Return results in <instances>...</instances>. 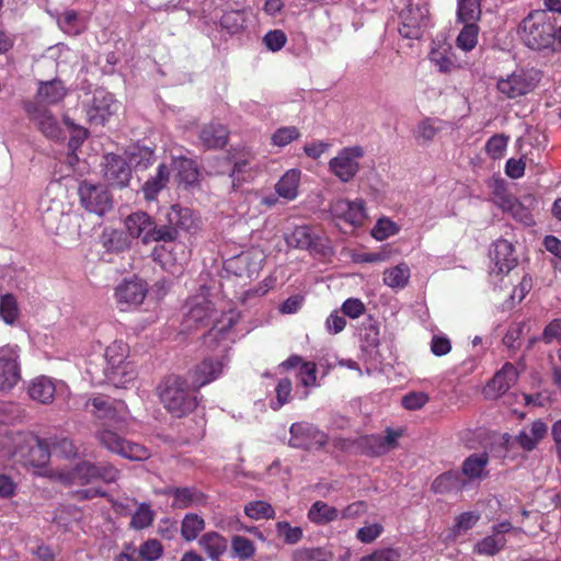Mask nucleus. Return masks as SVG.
Returning <instances> with one entry per match:
<instances>
[{"mask_svg": "<svg viewBox=\"0 0 561 561\" xmlns=\"http://www.w3.org/2000/svg\"><path fill=\"white\" fill-rule=\"evenodd\" d=\"M96 437L104 448L129 460L142 461L150 457V451L145 446L125 440L107 426H103Z\"/></svg>", "mask_w": 561, "mask_h": 561, "instance_id": "20e7f679", "label": "nucleus"}, {"mask_svg": "<svg viewBox=\"0 0 561 561\" xmlns=\"http://www.w3.org/2000/svg\"><path fill=\"white\" fill-rule=\"evenodd\" d=\"M518 379V373L513 364L506 363L488 382L484 393L486 398L495 399L504 394Z\"/></svg>", "mask_w": 561, "mask_h": 561, "instance_id": "4be33fe9", "label": "nucleus"}, {"mask_svg": "<svg viewBox=\"0 0 561 561\" xmlns=\"http://www.w3.org/2000/svg\"><path fill=\"white\" fill-rule=\"evenodd\" d=\"M301 172L297 169L288 170L276 183V193L288 201H293L298 195V185Z\"/></svg>", "mask_w": 561, "mask_h": 561, "instance_id": "e433bc0d", "label": "nucleus"}, {"mask_svg": "<svg viewBox=\"0 0 561 561\" xmlns=\"http://www.w3.org/2000/svg\"><path fill=\"white\" fill-rule=\"evenodd\" d=\"M39 209L43 225L55 233H59L61 225L70 219L64 211V203L60 199L50 198L48 193L41 198Z\"/></svg>", "mask_w": 561, "mask_h": 561, "instance_id": "2eb2a0df", "label": "nucleus"}, {"mask_svg": "<svg viewBox=\"0 0 561 561\" xmlns=\"http://www.w3.org/2000/svg\"><path fill=\"white\" fill-rule=\"evenodd\" d=\"M153 512L148 504H140L135 514L131 516L130 527L135 529H144L149 527L153 522Z\"/></svg>", "mask_w": 561, "mask_h": 561, "instance_id": "6e6d98bb", "label": "nucleus"}, {"mask_svg": "<svg viewBox=\"0 0 561 561\" xmlns=\"http://www.w3.org/2000/svg\"><path fill=\"white\" fill-rule=\"evenodd\" d=\"M163 552L162 545L157 539H149L145 541L139 548V556L145 561H157Z\"/></svg>", "mask_w": 561, "mask_h": 561, "instance_id": "e2e57ef3", "label": "nucleus"}, {"mask_svg": "<svg viewBox=\"0 0 561 561\" xmlns=\"http://www.w3.org/2000/svg\"><path fill=\"white\" fill-rule=\"evenodd\" d=\"M332 215L351 225H360L365 218L363 201L351 202L337 198L330 205Z\"/></svg>", "mask_w": 561, "mask_h": 561, "instance_id": "5701e85b", "label": "nucleus"}, {"mask_svg": "<svg viewBox=\"0 0 561 561\" xmlns=\"http://www.w3.org/2000/svg\"><path fill=\"white\" fill-rule=\"evenodd\" d=\"M508 138L504 135L492 136L485 145V151L492 159H499L503 156L507 147Z\"/></svg>", "mask_w": 561, "mask_h": 561, "instance_id": "0e129e2a", "label": "nucleus"}, {"mask_svg": "<svg viewBox=\"0 0 561 561\" xmlns=\"http://www.w3.org/2000/svg\"><path fill=\"white\" fill-rule=\"evenodd\" d=\"M105 376L114 387L124 388L135 380L137 371L135 365L131 362H127L105 368Z\"/></svg>", "mask_w": 561, "mask_h": 561, "instance_id": "c9c22d12", "label": "nucleus"}, {"mask_svg": "<svg viewBox=\"0 0 561 561\" xmlns=\"http://www.w3.org/2000/svg\"><path fill=\"white\" fill-rule=\"evenodd\" d=\"M525 45L533 50L548 56L561 50V37H523Z\"/></svg>", "mask_w": 561, "mask_h": 561, "instance_id": "a18cd8bd", "label": "nucleus"}, {"mask_svg": "<svg viewBox=\"0 0 561 561\" xmlns=\"http://www.w3.org/2000/svg\"><path fill=\"white\" fill-rule=\"evenodd\" d=\"M340 512L323 501L314 502L308 512V518L316 524L323 525L335 520Z\"/></svg>", "mask_w": 561, "mask_h": 561, "instance_id": "c03bdc74", "label": "nucleus"}, {"mask_svg": "<svg viewBox=\"0 0 561 561\" xmlns=\"http://www.w3.org/2000/svg\"><path fill=\"white\" fill-rule=\"evenodd\" d=\"M56 393V385L51 378L39 376L34 378L28 385L30 397L43 404L53 402Z\"/></svg>", "mask_w": 561, "mask_h": 561, "instance_id": "2f4dec72", "label": "nucleus"}, {"mask_svg": "<svg viewBox=\"0 0 561 561\" xmlns=\"http://www.w3.org/2000/svg\"><path fill=\"white\" fill-rule=\"evenodd\" d=\"M147 295V286L144 280L134 278L124 280L115 290L117 302L125 310L129 306L140 305Z\"/></svg>", "mask_w": 561, "mask_h": 561, "instance_id": "6ab92c4d", "label": "nucleus"}, {"mask_svg": "<svg viewBox=\"0 0 561 561\" xmlns=\"http://www.w3.org/2000/svg\"><path fill=\"white\" fill-rule=\"evenodd\" d=\"M229 131L219 123H210L202 127L198 139L206 149H221L228 142Z\"/></svg>", "mask_w": 561, "mask_h": 561, "instance_id": "a878e982", "label": "nucleus"}, {"mask_svg": "<svg viewBox=\"0 0 561 561\" xmlns=\"http://www.w3.org/2000/svg\"><path fill=\"white\" fill-rule=\"evenodd\" d=\"M222 368L224 364L219 359H204L190 373L192 387L197 390L217 379L222 373Z\"/></svg>", "mask_w": 561, "mask_h": 561, "instance_id": "b1692460", "label": "nucleus"}, {"mask_svg": "<svg viewBox=\"0 0 561 561\" xmlns=\"http://www.w3.org/2000/svg\"><path fill=\"white\" fill-rule=\"evenodd\" d=\"M163 229L173 232V237L168 242H173L179 237V231L195 232L199 227V221L194 211L190 208L172 205L163 215Z\"/></svg>", "mask_w": 561, "mask_h": 561, "instance_id": "9d476101", "label": "nucleus"}, {"mask_svg": "<svg viewBox=\"0 0 561 561\" xmlns=\"http://www.w3.org/2000/svg\"><path fill=\"white\" fill-rule=\"evenodd\" d=\"M78 194L81 206L100 217L113 208L112 196L102 184L82 181L79 184Z\"/></svg>", "mask_w": 561, "mask_h": 561, "instance_id": "423d86ee", "label": "nucleus"}, {"mask_svg": "<svg viewBox=\"0 0 561 561\" xmlns=\"http://www.w3.org/2000/svg\"><path fill=\"white\" fill-rule=\"evenodd\" d=\"M505 546L506 538L491 531V535L485 536L474 545L473 552L480 556L492 557L502 551Z\"/></svg>", "mask_w": 561, "mask_h": 561, "instance_id": "a19ab883", "label": "nucleus"}, {"mask_svg": "<svg viewBox=\"0 0 561 561\" xmlns=\"http://www.w3.org/2000/svg\"><path fill=\"white\" fill-rule=\"evenodd\" d=\"M26 436H34L28 432H5L1 437L0 446L9 457H19V460L23 457L27 446L28 439Z\"/></svg>", "mask_w": 561, "mask_h": 561, "instance_id": "c85d7f7f", "label": "nucleus"}, {"mask_svg": "<svg viewBox=\"0 0 561 561\" xmlns=\"http://www.w3.org/2000/svg\"><path fill=\"white\" fill-rule=\"evenodd\" d=\"M489 463V455L486 453L472 454L465 459L462 463V473L469 479H481L486 476L485 468Z\"/></svg>", "mask_w": 561, "mask_h": 561, "instance_id": "ea45409f", "label": "nucleus"}, {"mask_svg": "<svg viewBox=\"0 0 561 561\" xmlns=\"http://www.w3.org/2000/svg\"><path fill=\"white\" fill-rule=\"evenodd\" d=\"M300 137V131L295 126H286L276 129V131L272 135V144L277 147H284L291 141L298 139Z\"/></svg>", "mask_w": 561, "mask_h": 561, "instance_id": "13d9d810", "label": "nucleus"}, {"mask_svg": "<svg viewBox=\"0 0 561 561\" xmlns=\"http://www.w3.org/2000/svg\"><path fill=\"white\" fill-rule=\"evenodd\" d=\"M507 213H510L516 220L520 221L526 226H530L534 224L533 215L529 206H525L522 202L515 199L512 204V207H508Z\"/></svg>", "mask_w": 561, "mask_h": 561, "instance_id": "69168bd1", "label": "nucleus"}, {"mask_svg": "<svg viewBox=\"0 0 561 561\" xmlns=\"http://www.w3.org/2000/svg\"><path fill=\"white\" fill-rule=\"evenodd\" d=\"M118 104L114 96L103 90H95L92 101L87 110L89 121L94 125H104L108 118L116 113Z\"/></svg>", "mask_w": 561, "mask_h": 561, "instance_id": "ddd939ff", "label": "nucleus"}, {"mask_svg": "<svg viewBox=\"0 0 561 561\" xmlns=\"http://www.w3.org/2000/svg\"><path fill=\"white\" fill-rule=\"evenodd\" d=\"M489 256L493 264L491 266V274H507L517 265L514 247L511 242L504 239H499L493 242Z\"/></svg>", "mask_w": 561, "mask_h": 561, "instance_id": "4468645a", "label": "nucleus"}, {"mask_svg": "<svg viewBox=\"0 0 561 561\" xmlns=\"http://www.w3.org/2000/svg\"><path fill=\"white\" fill-rule=\"evenodd\" d=\"M20 379L16 356L12 353L0 356V390L13 388Z\"/></svg>", "mask_w": 561, "mask_h": 561, "instance_id": "72a5a7b5", "label": "nucleus"}, {"mask_svg": "<svg viewBox=\"0 0 561 561\" xmlns=\"http://www.w3.org/2000/svg\"><path fill=\"white\" fill-rule=\"evenodd\" d=\"M85 408L91 414L103 422V426L123 430L127 425L128 409L123 401L99 394L89 399Z\"/></svg>", "mask_w": 561, "mask_h": 561, "instance_id": "7ed1b4c3", "label": "nucleus"}, {"mask_svg": "<svg viewBox=\"0 0 561 561\" xmlns=\"http://www.w3.org/2000/svg\"><path fill=\"white\" fill-rule=\"evenodd\" d=\"M103 238V245L107 251L119 253L130 248V237L124 231L112 230L111 232L104 234Z\"/></svg>", "mask_w": 561, "mask_h": 561, "instance_id": "3c124183", "label": "nucleus"}, {"mask_svg": "<svg viewBox=\"0 0 561 561\" xmlns=\"http://www.w3.org/2000/svg\"><path fill=\"white\" fill-rule=\"evenodd\" d=\"M254 21L252 14L245 10H231L225 12L220 18L221 31L229 35H236L249 31V25Z\"/></svg>", "mask_w": 561, "mask_h": 561, "instance_id": "bb28decb", "label": "nucleus"}, {"mask_svg": "<svg viewBox=\"0 0 561 561\" xmlns=\"http://www.w3.org/2000/svg\"><path fill=\"white\" fill-rule=\"evenodd\" d=\"M160 400L174 417H183L197 407V398L188 391L180 376H169L160 385Z\"/></svg>", "mask_w": 561, "mask_h": 561, "instance_id": "f257e3e1", "label": "nucleus"}, {"mask_svg": "<svg viewBox=\"0 0 561 561\" xmlns=\"http://www.w3.org/2000/svg\"><path fill=\"white\" fill-rule=\"evenodd\" d=\"M214 312L213 304L206 298L196 299L191 304L190 310L185 314L184 323L186 328H198L204 325Z\"/></svg>", "mask_w": 561, "mask_h": 561, "instance_id": "c756f323", "label": "nucleus"}, {"mask_svg": "<svg viewBox=\"0 0 561 561\" xmlns=\"http://www.w3.org/2000/svg\"><path fill=\"white\" fill-rule=\"evenodd\" d=\"M462 486V480L458 472L447 471L438 476L432 483L435 493L444 494L458 491Z\"/></svg>", "mask_w": 561, "mask_h": 561, "instance_id": "49530a36", "label": "nucleus"}, {"mask_svg": "<svg viewBox=\"0 0 561 561\" xmlns=\"http://www.w3.org/2000/svg\"><path fill=\"white\" fill-rule=\"evenodd\" d=\"M125 229L133 239H140L144 244L168 242L173 232L163 229L162 218L154 219L146 211H135L124 220Z\"/></svg>", "mask_w": 561, "mask_h": 561, "instance_id": "f03ea898", "label": "nucleus"}, {"mask_svg": "<svg viewBox=\"0 0 561 561\" xmlns=\"http://www.w3.org/2000/svg\"><path fill=\"white\" fill-rule=\"evenodd\" d=\"M95 463L82 461L70 471L61 473L60 479L66 484L85 485L95 481Z\"/></svg>", "mask_w": 561, "mask_h": 561, "instance_id": "7c9ffc66", "label": "nucleus"}, {"mask_svg": "<svg viewBox=\"0 0 561 561\" xmlns=\"http://www.w3.org/2000/svg\"><path fill=\"white\" fill-rule=\"evenodd\" d=\"M287 243L294 248L320 251V239L316 237L312 229L308 226L296 227L286 239Z\"/></svg>", "mask_w": 561, "mask_h": 561, "instance_id": "473e14b6", "label": "nucleus"}, {"mask_svg": "<svg viewBox=\"0 0 561 561\" xmlns=\"http://www.w3.org/2000/svg\"><path fill=\"white\" fill-rule=\"evenodd\" d=\"M359 447L363 451L370 456H380L386 454L385 445L382 444V436L370 435L359 439Z\"/></svg>", "mask_w": 561, "mask_h": 561, "instance_id": "4d7b16f0", "label": "nucleus"}, {"mask_svg": "<svg viewBox=\"0 0 561 561\" xmlns=\"http://www.w3.org/2000/svg\"><path fill=\"white\" fill-rule=\"evenodd\" d=\"M244 513L248 517L259 519L274 518L275 511L271 504L264 501H253L244 506Z\"/></svg>", "mask_w": 561, "mask_h": 561, "instance_id": "603ef678", "label": "nucleus"}, {"mask_svg": "<svg viewBox=\"0 0 561 561\" xmlns=\"http://www.w3.org/2000/svg\"><path fill=\"white\" fill-rule=\"evenodd\" d=\"M288 445L293 448L306 450L322 449L329 440L328 435L316 425L308 422L293 423L289 428Z\"/></svg>", "mask_w": 561, "mask_h": 561, "instance_id": "0eeeda50", "label": "nucleus"}, {"mask_svg": "<svg viewBox=\"0 0 561 561\" xmlns=\"http://www.w3.org/2000/svg\"><path fill=\"white\" fill-rule=\"evenodd\" d=\"M438 130L439 127L435 125V121L424 118L417 124L414 130V137L420 144L426 145L435 138Z\"/></svg>", "mask_w": 561, "mask_h": 561, "instance_id": "864d4df0", "label": "nucleus"}, {"mask_svg": "<svg viewBox=\"0 0 561 561\" xmlns=\"http://www.w3.org/2000/svg\"><path fill=\"white\" fill-rule=\"evenodd\" d=\"M175 178L180 183L192 185L198 180V170L191 159L180 157L173 160Z\"/></svg>", "mask_w": 561, "mask_h": 561, "instance_id": "79ce46f5", "label": "nucleus"}, {"mask_svg": "<svg viewBox=\"0 0 561 561\" xmlns=\"http://www.w3.org/2000/svg\"><path fill=\"white\" fill-rule=\"evenodd\" d=\"M515 199L516 198L507 192L502 181L495 183L493 188V202L496 206L503 211H506L508 207H512Z\"/></svg>", "mask_w": 561, "mask_h": 561, "instance_id": "680f3d73", "label": "nucleus"}, {"mask_svg": "<svg viewBox=\"0 0 561 561\" xmlns=\"http://www.w3.org/2000/svg\"><path fill=\"white\" fill-rule=\"evenodd\" d=\"M104 179L112 186L125 187L131 179V169L124 158L110 153L104 157Z\"/></svg>", "mask_w": 561, "mask_h": 561, "instance_id": "dca6fc26", "label": "nucleus"}, {"mask_svg": "<svg viewBox=\"0 0 561 561\" xmlns=\"http://www.w3.org/2000/svg\"><path fill=\"white\" fill-rule=\"evenodd\" d=\"M428 24V9L423 3H409L400 11L397 20L388 24V31L393 33L396 30L399 35H413L421 32Z\"/></svg>", "mask_w": 561, "mask_h": 561, "instance_id": "39448f33", "label": "nucleus"}, {"mask_svg": "<svg viewBox=\"0 0 561 561\" xmlns=\"http://www.w3.org/2000/svg\"><path fill=\"white\" fill-rule=\"evenodd\" d=\"M47 440H48L51 454H55L59 457H65V458L72 457L77 454V449H76L72 440H70L67 437H61V438L54 437V438H49Z\"/></svg>", "mask_w": 561, "mask_h": 561, "instance_id": "5fc2aeb1", "label": "nucleus"}, {"mask_svg": "<svg viewBox=\"0 0 561 561\" xmlns=\"http://www.w3.org/2000/svg\"><path fill=\"white\" fill-rule=\"evenodd\" d=\"M411 276L410 267L407 263H400L383 272V283L390 288H404Z\"/></svg>", "mask_w": 561, "mask_h": 561, "instance_id": "37998d69", "label": "nucleus"}, {"mask_svg": "<svg viewBox=\"0 0 561 561\" xmlns=\"http://www.w3.org/2000/svg\"><path fill=\"white\" fill-rule=\"evenodd\" d=\"M527 35H561V26L554 25V19L545 11L531 12L520 24Z\"/></svg>", "mask_w": 561, "mask_h": 561, "instance_id": "a211bd4d", "label": "nucleus"}, {"mask_svg": "<svg viewBox=\"0 0 561 561\" xmlns=\"http://www.w3.org/2000/svg\"><path fill=\"white\" fill-rule=\"evenodd\" d=\"M24 111L28 119L34 123L39 131L50 139L62 138V128L53 113L45 106L32 101L24 102Z\"/></svg>", "mask_w": 561, "mask_h": 561, "instance_id": "f8f14e48", "label": "nucleus"}, {"mask_svg": "<svg viewBox=\"0 0 561 561\" xmlns=\"http://www.w3.org/2000/svg\"><path fill=\"white\" fill-rule=\"evenodd\" d=\"M291 381L288 378H283L278 381L276 391V401L271 402V409L274 411L279 410L283 405L289 402L291 393Z\"/></svg>", "mask_w": 561, "mask_h": 561, "instance_id": "bf43d9fd", "label": "nucleus"}, {"mask_svg": "<svg viewBox=\"0 0 561 561\" xmlns=\"http://www.w3.org/2000/svg\"><path fill=\"white\" fill-rule=\"evenodd\" d=\"M129 347L123 341H114L105 351L106 368L127 363Z\"/></svg>", "mask_w": 561, "mask_h": 561, "instance_id": "09e8293b", "label": "nucleus"}, {"mask_svg": "<svg viewBox=\"0 0 561 561\" xmlns=\"http://www.w3.org/2000/svg\"><path fill=\"white\" fill-rule=\"evenodd\" d=\"M59 26V30L68 35H80L88 31V22L84 15L78 14L73 10H66L62 13L53 14Z\"/></svg>", "mask_w": 561, "mask_h": 561, "instance_id": "cd10ccee", "label": "nucleus"}, {"mask_svg": "<svg viewBox=\"0 0 561 561\" xmlns=\"http://www.w3.org/2000/svg\"><path fill=\"white\" fill-rule=\"evenodd\" d=\"M169 180L170 169L167 164L161 163L157 169L156 175L148 179L142 186L145 198L147 201L154 199L158 193L167 186Z\"/></svg>", "mask_w": 561, "mask_h": 561, "instance_id": "4c0bfd02", "label": "nucleus"}, {"mask_svg": "<svg viewBox=\"0 0 561 561\" xmlns=\"http://www.w3.org/2000/svg\"><path fill=\"white\" fill-rule=\"evenodd\" d=\"M364 149L360 146L346 147L329 162V170L341 182H350L359 171L358 160L363 158Z\"/></svg>", "mask_w": 561, "mask_h": 561, "instance_id": "1a4fd4ad", "label": "nucleus"}, {"mask_svg": "<svg viewBox=\"0 0 561 561\" xmlns=\"http://www.w3.org/2000/svg\"><path fill=\"white\" fill-rule=\"evenodd\" d=\"M482 0H458L457 16L458 21L463 24L459 35H478L479 26L476 21L481 15Z\"/></svg>", "mask_w": 561, "mask_h": 561, "instance_id": "412c9836", "label": "nucleus"}, {"mask_svg": "<svg viewBox=\"0 0 561 561\" xmlns=\"http://www.w3.org/2000/svg\"><path fill=\"white\" fill-rule=\"evenodd\" d=\"M26 439H28V446L20 461L37 468L45 466L51 454L48 440L35 435L26 436Z\"/></svg>", "mask_w": 561, "mask_h": 561, "instance_id": "393cba45", "label": "nucleus"}, {"mask_svg": "<svg viewBox=\"0 0 561 561\" xmlns=\"http://www.w3.org/2000/svg\"><path fill=\"white\" fill-rule=\"evenodd\" d=\"M205 522L196 514H186L182 520L181 534L186 541H193L204 530Z\"/></svg>", "mask_w": 561, "mask_h": 561, "instance_id": "8fccbe9b", "label": "nucleus"}, {"mask_svg": "<svg viewBox=\"0 0 561 561\" xmlns=\"http://www.w3.org/2000/svg\"><path fill=\"white\" fill-rule=\"evenodd\" d=\"M20 317L18 300L12 294L0 296V318L5 324H14Z\"/></svg>", "mask_w": 561, "mask_h": 561, "instance_id": "de8ad7c7", "label": "nucleus"}, {"mask_svg": "<svg viewBox=\"0 0 561 561\" xmlns=\"http://www.w3.org/2000/svg\"><path fill=\"white\" fill-rule=\"evenodd\" d=\"M163 229L173 232V237L168 242H173L179 237V231L195 232L199 227V221L194 211L190 208L172 205L163 215Z\"/></svg>", "mask_w": 561, "mask_h": 561, "instance_id": "9b49d317", "label": "nucleus"}, {"mask_svg": "<svg viewBox=\"0 0 561 561\" xmlns=\"http://www.w3.org/2000/svg\"><path fill=\"white\" fill-rule=\"evenodd\" d=\"M67 94L68 89L59 78L38 81L35 101L33 102L45 107L46 105H57L66 98Z\"/></svg>", "mask_w": 561, "mask_h": 561, "instance_id": "aec40b11", "label": "nucleus"}, {"mask_svg": "<svg viewBox=\"0 0 561 561\" xmlns=\"http://www.w3.org/2000/svg\"><path fill=\"white\" fill-rule=\"evenodd\" d=\"M538 75L526 69H516L506 78H500L497 91L507 99H515L531 92L538 83Z\"/></svg>", "mask_w": 561, "mask_h": 561, "instance_id": "6e6552de", "label": "nucleus"}, {"mask_svg": "<svg viewBox=\"0 0 561 561\" xmlns=\"http://www.w3.org/2000/svg\"><path fill=\"white\" fill-rule=\"evenodd\" d=\"M428 58L442 73H449L457 67L453 44L447 42V37H435L433 39Z\"/></svg>", "mask_w": 561, "mask_h": 561, "instance_id": "f3484780", "label": "nucleus"}, {"mask_svg": "<svg viewBox=\"0 0 561 561\" xmlns=\"http://www.w3.org/2000/svg\"><path fill=\"white\" fill-rule=\"evenodd\" d=\"M199 546L211 560H218L227 550V540L218 533L204 534L199 539Z\"/></svg>", "mask_w": 561, "mask_h": 561, "instance_id": "58836bf2", "label": "nucleus"}, {"mask_svg": "<svg viewBox=\"0 0 561 561\" xmlns=\"http://www.w3.org/2000/svg\"><path fill=\"white\" fill-rule=\"evenodd\" d=\"M401 554L392 548H385L364 556L359 561H400Z\"/></svg>", "mask_w": 561, "mask_h": 561, "instance_id": "774afa93", "label": "nucleus"}, {"mask_svg": "<svg viewBox=\"0 0 561 561\" xmlns=\"http://www.w3.org/2000/svg\"><path fill=\"white\" fill-rule=\"evenodd\" d=\"M541 340L546 344L558 343L561 345V319H554L546 325Z\"/></svg>", "mask_w": 561, "mask_h": 561, "instance_id": "338daca9", "label": "nucleus"}, {"mask_svg": "<svg viewBox=\"0 0 561 561\" xmlns=\"http://www.w3.org/2000/svg\"><path fill=\"white\" fill-rule=\"evenodd\" d=\"M163 494L173 497L172 506L175 508H187L193 504L201 503L203 494L194 488H167Z\"/></svg>", "mask_w": 561, "mask_h": 561, "instance_id": "f704fd0d", "label": "nucleus"}, {"mask_svg": "<svg viewBox=\"0 0 561 561\" xmlns=\"http://www.w3.org/2000/svg\"><path fill=\"white\" fill-rule=\"evenodd\" d=\"M231 548L233 554L240 559H249L255 552L253 542L243 536H234L232 538Z\"/></svg>", "mask_w": 561, "mask_h": 561, "instance_id": "052dcab7", "label": "nucleus"}]
</instances>
